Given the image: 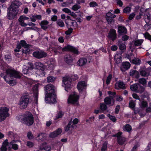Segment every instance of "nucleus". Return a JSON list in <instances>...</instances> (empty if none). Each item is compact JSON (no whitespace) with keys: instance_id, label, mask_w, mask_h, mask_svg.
<instances>
[{"instance_id":"nucleus-61","label":"nucleus","mask_w":151,"mask_h":151,"mask_svg":"<svg viewBox=\"0 0 151 151\" xmlns=\"http://www.w3.org/2000/svg\"><path fill=\"white\" fill-rule=\"evenodd\" d=\"M8 135L9 136L12 138H15L16 137V135H15L12 132L10 131L8 133Z\"/></svg>"},{"instance_id":"nucleus-46","label":"nucleus","mask_w":151,"mask_h":151,"mask_svg":"<svg viewBox=\"0 0 151 151\" xmlns=\"http://www.w3.org/2000/svg\"><path fill=\"white\" fill-rule=\"evenodd\" d=\"M141 62V60L138 59L134 58L132 60V63L137 65H139Z\"/></svg>"},{"instance_id":"nucleus-27","label":"nucleus","mask_w":151,"mask_h":151,"mask_svg":"<svg viewBox=\"0 0 151 151\" xmlns=\"http://www.w3.org/2000/svg\"><path fill=\"white\" fill-rule=\"evenodd\" d=\"M87 62V59L85 58H81L78 60L77 64L80 66H82L85 65Z\"/></svg>"},{"instance_id":"nucleus-53","label":"nucleus","mask_w":151,"mask_h":151,"mask_svg":"<svg viewBox=\"0 0 151 151\" xmlns=\"http://www.w3.org/2000/svg\"><path fill=\"white\" fill-rule=\"evenodd\" d=\"M26 145L29 148H31L34 146V143L32 142L28 141L27 142Z\"/></svg>"},{"instance_id":"nucleus-21","label":"nucleus","mask_w":151,"mask_h":151,"mask_svg":"<svg viewBox=\"0 0 151 151\" xmlns=\"http://www.w3.org/2000/svg\"><path fill=\"white\" fill-rule=\"evenodd\" d=\"M151 14V9H146L144 14V17L146 22L148 20L151 21L150 15Z\"/></svg>"},{"instance_id":"nucleus-33","label":"nucleus","mask_w":151,"mask_h":151,"mask_svg":"<svg viewBox=\"0 0 151 151\" xmlns=\"http://www.w3.org/2000/svg\"><path fill=\"white\" fill-rule=\"evenodd\" d=\"M8 145V142L7 140H6L4 141L2 144V147L1 148V150L2 151H6L7 146Z\"/></svg>"},{"instance_id":"nucleus-57","label":"nucleus","mask_w":151,"mask_h":151,"mask_svg":"<svg viewBox=\"0 0 151 151\" xmlns=\"http://www.w3.org/2000/svg\"><path fill=\"white\" fill-rule=\"evenodd\" d=\"M145 38L151 40V35L147 32L143 34Z\"/></svg>"},{"instance_id":"nucleus-4","label":"nucleus","mask_w":151,"mask_h":151,"mask_svg":"<svg viewBox=\"0 0 151 151\" xmlns=\"http://www.w3.org/2000/svg\"><path fill=\"white\" fill-rule=\"evenodd\" d=\"M53 50L55 53H56L59 50H62L63 51L68 50L71 51L75 54H78V50L77 49L73 47H72V46L69 45L66 46L65 47L63 48L60 47V46H57L56 47L53 48Z\"/></svg>"},{"instance_id":"nucleus-18","label":"nucleus","mask_w":151,"mask_h":151,"mask_svg":"<svg viewBox=\"0 0 151 151\" xmlns=\"http://www.w3.org/2000/svg\"><path fill=\"white\" fill-rule=\"evenodd\" d=\"M108 37L113 41L115 40L116 37V34L115 30L111 29L109 32Z\"/></svg>"},{"instance_id":"nucleus-45","label":"nucleus","mask_w":151,"mask_h":151,"mask_svg":"<svg viewBox=\"0 0 151 151\" xmlns=\"http://www.w3.org/2000/svg\"><path fill=\"white\" fill-rule=\"evenodd\" d=\"M64 115V113L62 111H59L57 113L55 116V119H57L58 118H61Z\"/></svg>"},{"instance_id":"nucleus-54","label":"nucleus","mask_w":151,"mask_h":151,"mask_svg":"<svg viewBox=\"0 0 151 151\" xmlns=\"http://www.w3.org/2000/svg\"><path fill=\"white\" fill-rule=\"evenodd\" d=\"M115 59L118 60V61H120L122 59L121 55L120 54H116L115 55Z\"/></svg>"},{"instance_id":"nucleus-52","label":"nucleus","mask_w":151,"mask_h":151,"mask_svg":"<svg viewBox=\"0 0 151 151\" xmlns=\"http://www.w3.org/2000/svg\"><path fill=\"white\" fill-rule=\"evenodd\" d=\"M112 77V75L110 74L109 75V76L106 79V83L107 84H109L111 82V79Z\"/></svg>"},{"instance_id":"nucleus-49","label":"nucleus","mask_w":151,"mask_h":151,"mask_svg":"<svg viewBox=\"0 0 151 151\" xmlns=\"http://www.w3.org/2000/svg\"><path fill=\"white\" fill-rule=\"evenodd\" d=\"M135 106V104L133 100H131L129 101V107L132 109H134Z\"/></svg>"},{"instance_id":"nucleus-30","label":"nucleus","mask_w":151,"mask_h":151,"mask_svg":"<svg viewBox=\"0 0 151 151\" xmlns=\"http://www.w3.org/2000/svg\"><path fill=\"white\" fill-rule=\"evenodd\" d=\"M130 76L135 78H138L139 76V74L137 71L136 70H131L129 73Z\"/></svg>"},{"instance_id":"nucleus-25","label":"nucleus","mask_w":151,"mask_h":151,"mask_svg":"<svg viewBox=\"0 0 151 151\" xmlns=\"http://www.w3.org/2000/svg\"><path fill=\"white\" fill-rule=\"evenodd\" d=\"M130 66V64L129 62H124L122 63L121 67V70L123 71L124 70L129 69Z\"/></svg>"},{"instance_id":"nucleus-44","label":"nucleus","mask_w":151,"mask_h":151,"mask_svg":"<svg viewBox=\"0 0 151 151\" xmlns=\"http://www.w3.org/2000/svg\"><path fill=\"white\" fill-rule=\"evenodd\" d=\"M57 24L60 27H64L65 25L64 22L61 19H59L57 22Z\"/></svg>"},{"instance_id":"nucleus-47","label":"nucleus","mask_w":151,"mask_h":151,"mask_svg":"<svg viewBox=\"0 0 151 151\" xmlns=\"http://www.w3.org/2000/svg\"><path fill=\"white\" fill-rule=\"evenodd\" d=\"M107 143L106 142L104 143L101 147V151H106L107 148Z\"/></svg>"},{"instance_id":"nucleus-39","label":"nucleus","mask_w":151,"mask_h":151,"mask_svg":"<svg viewBox=\"0 0 151 151\" xmlns=\"http://www.w3.org/2000/svg\"><path fill=\"white\" fill-rule=\"evenodd\" d=\"M139 104L141 108H145L147 106V102L144 101H141Z\"/></svg>"},{"instance_id":"nucleus-31","label":"nucleus","mask_w":151,"mask_h":151,"mask_svg":"<svg viewBox=\"0 0 151 151\" xmlns=\"http://www.w3.org/2000/svg\"><path fill=\"white\" fill-rule=\"evenodd\" d=\"M65 60L66 63L70 64L72 62L73 59L70 55H67L65 57Z\"/></svg>"},{"instance_id":"nucleus-8","label":"nucleus","mask_w":151,"mask_h":151,"mask_svg":"<svg viewBox=\"0 0 151 151\" xmlns=\"http://www.w3.org/2000/svg\"><path fill=\"white\" fill-rule=\"evenodd\" d=\"M108 93L110 96L109 97H106L104 99V102L106 105L109 106H113L114 104V101L113 99V97L111 96H114L115 95V93L114 92L108 91Z\"/></svg>"},{"instance_id":"nucleus-11","label":"nucleus","mask_w":151,"mask_h":151,"mask_svg":"<svg viewBox=\"0 0 151 151\" xmlns=\"http://www.w3.org/2000/svg\"><path fill=\"white\" fill-rule=\"evenodd\" d=\"M56 95L55 93H53L51 94H46L45 100L47 103H54L56 102Z\"/></svg>"},{"instance_id":"nucleus-1","label":"nucleus","mask_w":151,"mask_h":151,"mask_svg":"<svg viewBox=\"0 0 151 151\" xmlns=\"http://www.w3.org/2000/svg\"><path fill=\"white\" fill-rule=\"evenodd\" d=\"M0 68L5 71L6 73L5 76L3 73H1V76L3 77L5 81L11 86H13L16 83L14 78H20L22 76V74L20 72L11 68H8L7 65L4 63L1 64Z\"/></svg>"},{"instance_id":"nucleus-41","label":"nucleus","mask_w":151,"mask_h":151,"mask_svg":"<svg viewBox=\"0 0 151 151\" xmlns=\"http://www.w3.org/2000/svg\"><path fill=\"white\" fill-rule=\"evenodd\" d=\"M100 108L101 109L102 111H105L106 110L107 107L106 104L104 103H101L100 104Z\"/></svg>"},{"instance_id":"nucleus-42","label":"nucleus","mask_w":151,"mask_h":151,"mask_svg":"<svg viewBox=\"0 0 151 151\" xmlns=\"http://www.w3.org/2000/svg\"><path fill=\"white\" fill-rule=\"evenodd\" d=\"M146 69L145 68H144L143 69H141L140 71V73L141 75L142 76H147L148 74L147 73Z\"/></svg>"},{"instance_id":"nucleus-58","label":"nucleus","mask_w":151,"mask_h":151,"mask_svg":"<svg viewBox=\"0 0 151 151\" xmlns=\"http://www.w3.org/2000/svg\"><path fill=\"white\" fill-rule=\"evenodd\" d=\"M72 123L71 122H70L68 125L65 128V130L68 131L70 130V128H72V125H71Z\"/></svg>"},{"instance_id":"nucleus-22","label":"nucleus","mask_w":151,"mask_h":151,"mask_svg":"<svg viewBox=\"0 0 151 151\" xmlns=\"http://www.w3.org/2000/svg\"><path fill=\"white\" fill-rule=\"evenodd\" d=\"M29 19L28 17L24 16H20L19 21L20 22V24L22 26L25 27L27 25V24L25 23L24 22V20H28Z\"/></svg>"},{"instance_id":"nucleus-13","label":"nucleus","mask_w":151,"mask_h":151,"mask_svg":"<svg viewBox=\"0 0 151 151\" xmlns=\"http://www.w3.org/2000/svg\"><path fill=\"white\" fill-rule=\"evenodd\" d=\"M33 54L34 57L38 59L45 57L47 55V54L42 50L36 51Z\"/></svg>"},{"instance_id":"nucleus-24","label":"nucleus","mask_w":151,"mask_h":151,"mask_svg":"<svg viewBox=\"0 0 151 151\" xmlns=\"http://www.w3.org/2000/svg\"><path fill=\"white\" fill-rule=\"evenodd\" d=\"M115 88L116 89H124L125 88V84L123 82L119 81L116 82L115 84Z\"/></svg>"},{"instance_id":"nucleus-40","label":"nucleus","mask_w":151,"mask_h":151,"mask_svg":"<svg viewBox=\"0 0 151 151\" xmlns=\"http://www.w3.org/2000/svg\"><path fill=\"white\" fill-rule=\"evenodd\" d=\"M131 8L129 6L125 7L123 10V12L126 14H129L131 12Z\"/></svg>"},{"instance_id":"nucleus-3","label":"nucleus","mask_w":151,"mask_h":151,"mask_svg":"<svg viewBox=\"0 0 151 151\" xmlns=\"http://www.w3.org/2000/svg\"><path fill=\"white\" fill-rule=\"evenodd\" d=\"M17 119L20 122L28 126L32 125L34 122L33 115L29 112H26L24 114L17 116Z\"/></svg>"},{"instance_id":"nucleus-10","label":"nucleus","mask_w":151,"mask_h":151,"mask_svg":"<svg viewBox=\"0 0 151 151\" xmlns=\"http://www.w3.org/2000/svg\"><path fill=\"white\" fill-rule=\"evenodd\" d=\"M29 102V97L28 96L21 97L19 102L20 108L24 109L27 107Z\"/></svg>"},{"instance_id":"nucleus-43","label":"nucleus","mask_w":151,"mask_h":151,"mask_svg":"<svg viewBox=\"0 0 151 151\" xmlns=\"http://www.w3.org/2000/svg\"><path fill=\"white\" fill-rule=\"evenodd\" d=\"M139 82L140 83L143 85V87H144V86L147 83V81L146 79L144 78H141L139 79Z\"/></svg>"},{"instance_id":"nucleus-26","label":"nucleus","mask_w":151,"mask_h":151,"mask_svg":"<svg viewBox=\"0 0 151 151\" xmlns=\"http://www.w3.org/2000/svg\"><path fill=\"white\" fill-rule=\"evenodd\" d=\"M49 22L46 20H42L40 23L41 28L44 30H46L48 28Z\"/></svg>"},{"instance_id":"nucleus-34","label":"nucleus","mask_w":151,"mask_h":151,"mask_svg":"<svg viewBox=\"0 0 151 151\" xmlns=\"http://www.w3.org/2000/svg\"><path fill=\"white\" fill-rule=\"evenodd\" d=\"M45 67H44L42 69H40L37 70V73L40 76H44L45 75L44 72V70L45 69Z\"/></svg>"},{"instance_id":"nucleus-5","label":"nucleus","mask_w":151,"mask_h":151,"mask_svg":"<svg viewBox=\"0 0 151 151\" xmlns=\"http://www.w3.org/2000/svg\"><path fill=\"white\" fill-rule=\"evenodd\" d=\"M9 108L6 107L2 106L0 108V122L4 121L9 116Z\"/></svg>"},{"instance_id":"nucleus-51","label":"nucleus","mask_w":151,"mask_h":151,"mask_svg":"<svg viewBox=\"0 0 151 151\" xmlns=\"http://www.w3.org/2000/svg\"><path fill=\"white\" fill-rule=\"evenodd\" d=\"M47 82H50L54 81L55 79V78L53 77L50 76L47 77Z\"/></svg>"},{"instance_id":"nucleus-29","label":"nucleus","mask_w":151,"mask_h":151,"mask_svg":"<svg viewBox=\"0 0 151 151\" xmlns=\"http://www.w3.org/2000/svg\"><path fill=\"white\" fill-rule=\"evenodd\" d=\"M118 32L120 34H126L127 33V29L125 27L119 26H118Z\"/></svg>"},{"instance_id":"nucleus-9","label":"nucleus","mask_w":151,"mask_h":151,"mask_svg":"<svg viewBox=\"0 0 151 151\" xmlns=\"http://www.w3.org/2000/svg\"><path fill=\"white\" fill-rule=\"evenodd\" d=\"M130 88L132 91L140 93L145 90V87L138 83L133 84L130 86Z\"/></svg>"},{"instance_id":"nucleus-7","label":"nucleus","mask_w":151,"mask_h":151,"mask_svg":"<svg viewBox=\"0 0 151 151\" xmlns=\"http://www.w3.org/2000/svg\"><path fill=\"white\" fill-rule=\"evenodd\" d=\"M79 99V96L75 92L71 93L68 100V103L73 104H77Z\"/></svg>"},{"instance_id":"nucleus-37","label":"nucleus","mask_w":151,"mask_h":151,"mask_svg":"<svg viewBox=\"0 0 151 151\" xmlns=\"http://www.w3.org/2000/svg\"><path fill=\"white\" fill-rule=\"evenodd\" d=\"M123 129L124 131L129 132L132 130V128L131 126L127 124L124 127Z\"/></svg>"},{"instance_id":"nucleus-12","label":"nucleus","mask_w":151,"mask_h":151,"mask_svg":"<svg viewBox=\"0 0 151 151\" xmlns=\"http://www.w3.org/2000/svg\"><path fill=\"white\" fill-rule=\"evenodd\" d=\"M40 84L37 83L35 85L33 88L35 102L37 105L38 96V87Z\"/></svg>"},{"instance_id":"nucleus-28","label":"nucleus","mask_w":151,"mask_h":151,"mask_svg":"<svg viewBox=\"0 0 151 151\" xmlns=\"http://www.w3.org/2000/svg\"><path fill=\"white\" fill-rule=\"evenodd\" d=\"M30 19L31 21L35 22L37 19L38 20H41L42 16L40 15H32L30 17Z\"/></svg>"},{"instance_id":"nucleus-62","label":"nucleus","mask_w":151,"mask_h":151,"mask_svg":"<svg viewBox=\"0 0 151 151\" xmlns=\"http://www.w3.org/2000/svg\"><path fill=\"white\" fill-rule=\"evenodd\" d=\"M27 136L29 139H32L34 137L32 133L31 132H29L27 134Z\"/></svg>"},{"instance_id":"nucleus-15","label":"nucleus","mask_w":151,"mask_h":151,"mask_svg":"<svg viewBox=\"0 0 151 151\" xmlns=\"http://www.w3.org/2000/svg\"><path fill=\"white\" fill-rule=\"evenodd\" d=\"M86 86V83L84 81H81L79 82L77 86V88L78 89L79 92H81L83 91L85 93H86L85 89Z\"/></svg>"},{"instance_id":"nucleus-55","label":"nucleus","mask_w":151,"mask_h":151,"mask_svg":"<svg viewBox=\"0 0 151 151\" xmlns=\"http://www.w3.org/2000/svg\"><path fill=\"white\" fill-rule=\"evenodd\" d=\"M89 6L91 7H94L98 6V4L95 1H92L90 2Z\"/></svg>"},{"instance_id":"nucleus-2","label":"nucleus","mask_w":151,"mask_h":151,"mask_svg":"<svg viewBox=\"0 0 151 151\" xmlns=\"http://www.w3.org/2000/svg\"><path fill=\"white\" fill-rule=\"evenodd\" d=\"M21 4V2L18 1L12 2L9 10L7 12L8 19L12 20L17 18L19 11V7Z\"/></svg>"},{"instance_id":"nucleus-19","label":"nucleus","mask_w":151,"mask_h":151,"mask_svg":"<svg viewBox=\"0 0 151 151\" xmlns=\"http://www.w3.org/2000/svg\"><path fill=\"white\" fill-rule=\"evenodd\" d=\"M62 132V129L59 128L57 130L50 133L49 134V137L51 138H54L60 134Z\"/></svg>"},{"instance_id":"nucleus-20","label":"nucleus","mask_w":151,"mask_h":151,"mask_svg":"<svg viewBox=\"0 0 151 151\" xmlns=\"http://www.w3.org/2000/svg\"><path fill=\"white\" fill-rule=\"evenodd\" d=\"M47 135L44 133H40L38 135L35 136L36 139L38 141H42L46 139Z\"/></svg>"},{"instance_id":"nucleus-16","label":"nucleus","mask_w":151,"mask_h":151,"mask_svg":"<svg viewBox=\"0 0 151 151\" xmlns=\"http://www.w3.org/2000/svg\"><path fill=\"white\" fill-rule=\"evenodd\" d=\"M122 132H119L116 135L117 137L118 142L120 145L123 144L126 140V139L122 136Z\"/></svg>"},{"instance_id":"nucleus-36","label":"nucleus","mask_w":151,"mask_h":151,"mask_svg":"<svg viewBox=\"0 0 151 151\" xmlns=\"http://www.w3.org/2000/svg\"><path fill=\"white\" fill-rule=\"evenodd\" d=\"M16 141L13 140V141L10 142L9 145L12 146V148L14 150H17L18 149V146L16 144H14V142H16Z\"/></svg>"},{"instance_id":"nucleus-48","label":"nucleus","mask_w":151,"mask_h":151,"mask_svg":"<svg viewBox=\"0 0 151 151\" xmlns=\"http://www.w3.org/2000/svg\"><path fill=\"white\" fill-rule=\"evenodd\" d=\"M81 6L76 4L73 6L71 8V9L74 11H77L80 9Z\"/></svg>"},{"instance_id":"nucleus-35","label":"nucleus","mask_w":151,"mask_h":151,"mask_svg":"<svg viewBox=\"0 0 151 151\" xmlns=\"http://www.w3.org/2000/svg\"><path fill=\"white\" fill-rule=\"evenodd\" d=\"M143 41V40L142 39L136 40L134 41V44L135 46H139L142 45Z\"/></svg>"},{"instance_id":"nucleus-63","label":"nucleus","mask_w":151,"mask_h":151,"mask_svg":"<svg viewBox=\"0 0 151 151\" xmlns=\"http://www.w3.org/2000/svg\"><path fill=\"white\" fill-rule=\"evenodd\" d=\"M106 17H115L116 16L114 14H111V12H109L106 14Z\"/></svg>"},{"instance_id":"nucleus-6","label":"nucleus","mask_w":151,"mask_h":151,"mask_svg":"<svg viewBox=\"0 0 151 151\" xmlns=\"http://www.w3.org/2000/svg\"><path fill=\"white\" fill-rule=\"evenodd\" d=\"M71 79L70 76H65L63 78L62 86L67 92H68L71 87Z\"/></svg>"},{"instance_id":"nucleus-38","label":"nucleus","mask_w":151,"mask_h":151,"mask_svg":"<svg viewBox=\"0 0 151 151\" xmlns=\"http://www.w3.org/2000/svg\"><path fill=\"white\" fill-rule=\"evenodd\" d=\"M118 43L119 45V48L121 50H125L126 48V45L122 43L121 42L119 41H118Z\"/></svg>"},{"instance_id":"nucleus-64","label":"nucleus","mask_w":151,"mask_h":151,"mask_svg":"<svg viewBox=\"0 0 151 151\" xmlns=\"http://www.w3.org/2000/svg\"><path fill=\"white\" fill-rule=\"evenodd\" d=\"M146 151H151V143L148 145L146 149Z\"/></svg>"},{"instance_id":"nucleus-17","label":"nucleus","mask_w":151,"mask_h":151,"mask_svg":"<svg viewBox=\"0 0 151 151\" xmlns=\"http://www.w3.org/2000/svg\"><path fill=\"white\" fill-rule=\"evenodd\" d=\"M27 65H25L23 67V72L24 74L28 73L29 70L33 69L32 64L30 63L27 62Z\"/></svg>"},{"instance_id":"nucleus-59","label":"nucleus","mask_w":151,"mask_h":151,"mask_svg":"<svg viewBox=\"0 0 151 151\" xmlns=\"http://www.w3.org/2000/svg\"><path fill=\"white\" fill-rule=\"evenodd\" d=\"M29 45H28L27 47H24V49L23 50V53L26 54L29 52Z\"/></svg>"},{"instance_id":"nucleus-60","label":"nucleus","mask_w":151,"mask_h":151,"mask_svg":"<svg viewBox=\"0 0 151 151\" xmlns=\"http://www.w3.org/2000/svg\"><path fill=\"white\" fill-rule=\"evenodd\" d=\"M113 18V17H106V20L109 24H110L111 22L113 21V18Z\"/></svg>"},{"instance_id":"nucleus-23","label":"nucleus","mask_w":151,"mask_h":151,"mask_svg":"<svg viewBox=\"0 0 151 151\" xmlns=\"http://www.w3.org/2000/svg\"><path fill=\"white\" fill-rule=\"evenodd\" d=\"M50 147L47 145L46 143H43L41 145L38 151H50Z\"/></svg>"},{"instance_id":"nucleus-14","label":"nucleus","mask_w":151,"mask_h":151,"mask_svg":"<svg viewBox=\"0 0 151 151\" xmlns=\"http://www.w3.org/2000/svg\"><path fill=\"white\" fill-rule=\"evenodd\" d=\"M45 88L46 91V95L55 93V87L52 84H47L45 87Z\"/></svg>"},{"instance_id":"nucleus-32","label":"nucleus","mask_w":151,"mask_h":151,"mask_svg":"<svg viewBox=\"0 0 151 151\" xmlns=\"http://www.w3.org/2000/svg\"><path fill=\"white\" fill-rule=\"evenodd\" d=\"M45 67L43 64L40 62H36L35 63L34 65V68L37 70L40 69H43V68Z\"/></svg>"},{"instance_id":"nucleus-50","label":"nucleus","mask_w":151,"mask_h":151,"mask_svg":"<svg viewBox=\"0 0 151 151\" xmlns=\"http://www.w3.org/2000/svg\"><path fill=\"white\" fill-rule=\"evenodd\" d=\"M23 47H27L28 44H27L25 42V40H21L20 41L19 43Z\"/></svg>"},{"instance_id":"nucleus-56","label":"nucleus","mask_w":151,"mask_h":151,"mask_svg":"<svg viewBox=\"0 0 151 151\" xmlns=\"http://www.w3.org/2000/svg\"><path fill=\"white\" fill-rule=\"evenodd\" d=\"M107 116L113 122H115L116 121V119L114 116H112L110 114H108Z\"/></svg>"}]
</instances>
